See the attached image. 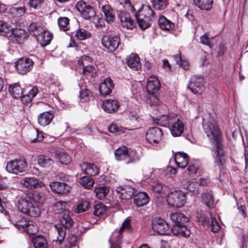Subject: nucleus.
Masks as SVG:
<instances>
[{"label": "nucleus", "mask_w": 248, "mask_h": 248, "mask_svg": "<svg viewBox=\"0 0 248 248\" xmlns=\"http://www.w3.org/2000/svg\"><path fill=\"white\" fill-rule=\"evenodd\" d=\"M202 120L203 131L215 147V162L217 165H222L225 161V156L218 127L213 117H209L208 119L204 117Z\"/></svg>", "instance_id": "1"}, {"label": "nucleus", "mask_w": 248, "mask_h": 248, "mask_svg": "<svg viewBox=\"0 0 248 248\" xmlns=\"http://www.w3.org/2000/svg\"><path fill=\"white\" fill-rule=\"evenodd\" d=\"M67 206L68 203L63 201H59L54 205V211L60 214V223L54 225L58 234L56 241L59 243H61L65 237L66 229L72 227L73 223L70 212L67 209Z\"/></svg>", "instance_id": "2"}, {"label": "nucleus", "mask_w": 248, "mask_h": 248, "mask_svg": "<svg viewBox=\"0 0 248 248\" xmlns=\"http://www.w3.org/2000/svg\"><path fill=\"white\" fill-rule=\"evenodd\" d=\"M137 23L142 30L148 28L154 17V12L149 5H143L135 14Z\"/></svg>", "instance_id": "3"}, {"label": "nucleus", "mask_w": 248, "mask_h": 248, "mask_svg": "<svg viewBox=\"0 0 248 248\" xmlns=\"http://www.w3.org/2000/svg\"><path fill=\"white\" fill-rule=\"evenodd\" d=\"M166 201L169 205L181 208L186 202V195L181 191H171L167 194Z\"/></svg>", "instance_id": "4"}, {"label": "nucleus", "mask_w": 248, "mask_h": 248, "mask_svg": "<svg viewBox=\"0 0 248 248\" xmlns=\"http://www.w3.org/2000/svg\"><path fill=\"white\" fill-rule=\"evenodd\" d=\"M27 166L28 163L25 159H16L11 160L7 163L6 170L9 173L18 174L24 172Z\"/></svg>", "instance_id": "5"}, {"label": "nucleus", "mask_w": 248, "mask_h": 248, "mask_svg": "<svg viewBox=\"0 0 248 248\" xmlns=\"http://www.w3.org/2000/svg\"><path fill=\"white\" fill-rule=\"evenodd\" d=\"M153 230L159 234H169V226L166 221L161 217H156L152 221Z\"/></svg>", "instance_id": "6"}, {"label": "nucleus", "mask_w": 248, "mask_h": 248, "mask_svg": "<svg viewBox=\"0 0 248 248\" xmlns=\"http://www.w3.org/2000/svg\"><path fill=\"white\" fill-rule=\"evenodd\" d=\"M48 151L54 155L62 164L67 165L71 162L70 156L62 148L50 146L48 148Z\"/></svg>", "instance_id": "7"}, {"label": "nucleus", "mask_w": 248, "mask_h": 248, "mask_svg": "<svg viewBox=\"0 0 248 248\" xmlns=\"http://www.w3.org/2000/svg\"><path fill=\"white\" fill-rule=\"evenodd\" d=\"M188 88L195 94H201L203 90V78L201 76H194L191 78Z\"/></svg>", "instance_id": "8"}, {"label": "nucleus", "mask_w": 248, "mask_h": 248, "mask_svg": "<svg viewBox=\"0 0 248 248\" xmlns=\"http://www.w3.org/2000/svg\"><path fill=\"white\" fill-rule=\"evenodd\" d=\"M119 41L120 39L117 36L108 35H104L101 39L103 46L110 52H113L118 48Z\"/></svg>", "instance_id": "9"}, {"label": "nucleus", "mask_w": 248, "mask_h": 248, "mask_svg": "<svg viewBox=\"0 0 248 248\" xmlns=\"http://www.w3.org/2000/svg\"><path fill=\"white\" fill-rule=\"evenodd\" d=\"M185 128L184 122L174 115L173 120L171 121L169 129L173 137L180 136Z\"/></svg>", "instance_id": "10"}, {"label": "nucleus", "mask_w": 248, "mask_h": 248, "mask_svg": "<svg viewBox=\"0 0 248 248\" xmlns=\"http://www.w3.org/2000/svg\"><path fill=\"white\" fill-rule=\"evenodd\" d=\"M162 135L163 132L160 128L154 127L149 128L147 131L146 139L150 144H157L161 140Z\"/></svg>", "instance_id": "11"}, {"label": "nucleus", "mask_w": 248, "mask_h": 248, "mask_svg": "<svg viewBox=\"0 0 248 248\" xmlns=\"http://www.w3.org/2000/svg\"><path fill=\"white\" fill-rule=\"evenodd\" d=\"M33 62L29 58H21L16 63V68L19 74H25L32 68Z\"/></svg>", "instance_id": "12"}, {"label": "nucleus", "mask_w": 248, "mask_h": 248, "mask_svg": "<svg viewBox=\"0 0 248 248\" xmlns=\"http://www.w3.org/2000/svg\"><path fill=\"white\" fill-rule=\"evenodd\" d=\"M20 184L30 189L40 188L44 186L40 180L33 177H27L22 178L20 181Z\"/></svg>", "instance_id": "13"}, {"label": "nucleus", "mask_w": 248, "mask_h": 248, "mask_svg": "<svg viewBox=\"0 0 248 248\" xmlns=\"http://www.w3.org/2000/svg\"><path fill=\"white\" fill-rule=\"evenodd\" d=\"M161 85L159 79L155 76H150L148 78L146 89L148 93L155 94L157 93L160 89Z\"/></svg>", "instance_id": "14"}, {"label": "nucleus", "mask_w": 248, "mask_h": 248, "mask_svg": "<svg viewBox=\"0 0 248 248\" xmlns=\"http://www.w3.org/2000/svg\"><path fill=\"white\" fill-rule=\"evenodd\" d=\"M10 37L11 41L15 44H22L27 37V34L23 30L21 29H12V34L9 36Z\"/></svg>", "instance_id": "15"}, {"label": "nucleus", "mask_w": 248, "mask_h": 248, "mask_svg": "<svg viewBox=\"0 0 248 248\" xmlns=\"http://www.w3.org/2000/svg\"><path fill=\"white\" fill-rule=\"evenodd\" d=\"M119 16L123 27L127 29H132L134 27V21L131 18L129 13L121 11Z\"/></svg>", "instance_id": "16"}, {"label": "nucleus", "mask_w": 248, "mask_h": 248, "mask_svg": "<svg viewBox=\"0 0 248 248\" xmlns=\"http://www.w3.org/2000/svg\"><path fill=\"white\" fill-rule=\"evenodd\" d=\"M51 189L54 193L66 194L70 190V186L65 183L55 181L49 184Z\"/></svg>", "instance_id": "17"}, {"label": "nucleus", "mask_w": 248, "mask_h": 248, "mask_svg": "<svg viewBox=\"0 0 248 248\" xmlns=\"http://www.w3.org/2000/svg\"><path fill=\"white\" fill-rule=\"evenodd\" d=\"M118 196L122 200H128L132 198L135 193V189L132 187L125 186L118 187L116 189Z\"/></svg>", "instance_id": "18"}, {"label": "nucleus", "mask_w": 248, "mask_h": 248, "mask_svg": "<svg viewBox=\"0 0 248 248\" xmlns=\"http://www.w3.org/2000/svg\"><path fill=\"white\" fill-rule=\"evenodd\" d=\"M119 107V103L115 99H107L104 100L102 104L103 109L108 113L116 112Z\"/></svg>", "instance_id": "19"}, {"label": "nucleus", "mask_w": 248, "mask_h": 248, "mask_svg": "<svg viewBox=\"0 0 248 248\" xmlns=\"http://www.w3.org/2000/svg\"><path fill=\"white\" fill-rule=\"evenodd\" d=\"M114 87L113 81L111 78H108L104 79L99 86V92L101 95L106 96L109 94Z\"/></svg>", "instance_id": "20"}, {"label": "nucleus", "mask_w": 248, "mask_h": 248, "mask_svg": "<svg viewBox=\"0 0 248 248\" xmlns=\"http://www.w3.org/2000/svg\"><path fill=\"white\" fill-rule=\"evenodd\" d=\"M32 202L30 198L26 197H21L18 198L16 202V205L18 210L22 213L25 214L28 209L31 206Z\"/></svg>", "instance_id": "21"}, {"label": "nucleus", "mask_w": 248, "mask_h": 248, "mask_svg": "<svg viewBox=\"0 0 248 248\" xmlns=\"http://www.w3.org/2000/svg\"><path fill=\"white\" fill-rule=\"evenodd\" d=\"M174 161L177 166L181 168H185L188 163V158L187 154L184 152H177L175 154Z\"/></svg>", "instance_id": "22"}, {"label": "nucleus", "mask_w": 248, "mask_h": 248, "mask_svg": "<svg viewBox=\"0 0 248 248\" xmlns=\"http://www.w3.org/2000/svg\"><path fill=\"white\" fill-rule=\"evenodd\" d=\"M170 217L175 225L179 226L185 225L188 221V218L181 213L171 212L170 214Z\"/></svg>", "instance_id": "23"}, {"label": "nucleus", "mask_w": 248, "mask_h": 248, "mask_svg": "<svg viewBox=\"0 0 248 248\" xmlns=\"http://www.w3.org/2000/svg\"><path fill=\"white\" fill-rule=\"evenodd\" d=\"M53 117V112L51 111L44 112L38 116V123L42 126H46L51 123Z\"/></svg>", "instance_id": "24"}, {"label": "nucleus", "mask_w": 248, "mask_h": 248, "mask_svg": "<svg viewBox=\"0 0 248 248\" xmlns=\"http://www.w3.org/2000/svg\"><path fill=\"white\" fill-rule=\"evenodd\" d=\"M170 232L174 235L184 237H187L190 234V231L187 229L185 225H174L171 229Z\"/></svg>", "instance_id": "25"}, {"label": "nucleus", "mask_w": 248, "mask_h": 248, "mask_svg": "<svg viewBox=\"0 0 248 248\" xmlns=\"http://www.w3.org/2000/svg\"><path fill=\"white\" fill-rule=\"evenodd\" d=\"M85 174L91 176H96L99 174V168L93 164L86 162L82 163L80 165Z\"/></svg>", "instance_id": "26"}, {"label": "nucleus", "mask_w": 248, "mask_h": 248, "mask_svg": "<svg viewBox=\"0 0 248 248\" xmlns=\"http://www.w3.org/2000/svg\"><path fill=\"white\" fill-rule=\"evenodd\" d=\"M150 201L148 194L145 192H140L134 197V202L138 206H142L147 204Z\"/></svg>", "instance_id": "27"}, {"label": "nucleus", "mask_w": 248, "mask_h": 248, "mask_svg": "<svg viewBox=\"0 0 248 248\" xmlns=\"http://www.w3.org/2000/svg\"><path fill=\"white\" fill-rule=\"evenodd\" d=\"M126 63L128 67L135 70L140 68V58L137 54H131L126 58Z\"/></svg>", "instance_id": "28"}, {"label": "nucleus", "mask_w": 248, "mask_h": 248, "mask_svg": "<svg viewBox=\"0 0 248 248\" xmlns=\"http://www.w3.org/2000/svg\"><path fill=\"white\" fill-rule=\"evenodd\" d=\"M102 11L103 12L106 21L108 23L113 22L115 19V16L114 10L109 5H105L102 7Z\"/></svg>", "instance_id": "29"}, {"label": "nucleus", "mask_w": 248, "mask_h": 248, "mask_svg": "<svg viewBox=\"0 0 248 248\" xmlns=\"http://www.w3.org/2000/svg\"><path fill=\"white\" fill-rule=\"evenodd\" d=\"M26 12V8L24 7H13L9 9L8 13L9 17L11 16L16 18L15 22H16L17 19L24 15Z\"/></svg>", "instance_id": "30"}, {"label": "nucleus", "mask_w": 248, "mask_h": 248, "mask_svg": "<svg viewBox=\"0 0 248 248\" xmlns=\"http://www.w3.org/2000/svg\"><path fill=\"white\" fill-rule=\"evenodd\" d=\"M9 92L14 98H20L24 96L22 95L24 91L18 83H15L9 86Z\"/></svg>", "instance_id": "31"}, {"label": "nucleus", "mask_w": 248, "mask_h": 248, "mask_svg": "<svg viewBox=\"0 0 248 248\" xmlns=\"http://www.w3.org/2000/svg\"><path fill=\"white\" fill-rule=\"evenodd\" d=\"M129 151L126 147L121 146L117 149L115 151V156L118 161L124 160L128 159Z\"/></svg>", "instance_id": "32"}, {"label": "nucleus", "mask_w": 248, "mask_h": 248, "mask_svg": "<svg viewBox=\"0 0 248 248\" xmlns=\"http://www.w3.org/2000/svg\"><path fill=\"white\" fill-rule=\"evenodd\" d=\"M174 115V114L169 116L162 115L156 118H155L154 122L158 125L166 126L169 124H170L171 121L173 120Z\"/></svg>", "instance_id": "33"}, {"label": "nucleus", "mask_w": 248, "mask_h": 248, "mask_svg": "<svg viewBox=\"0 0 248 248\" xmlns=\"http://www.w3.org/2000/svg\"><path fill=\"white\" fill-rule=\"evenodd\" d=\"M158 23L160 29L164 31H170L174 27V23L164 16H161L159 18Z\"/></svg>", "instance_id": "34"}, {"label": "nucleus", "mask_w": 248, "mask_h": 248, "mask_svg": "<svg viewBox=\"0 0 248 248\" xmlns=\"http://www.w3.org/2000/svg\"><path fill=\"white\" fill-rule=\"evenodd\" d=\"M11 221L18 230L25 231L30 221H27L21 217H15L12 218Z\"/></svg>", "instance_id": "35"}, {"label": "nucleus", "mask_w": 248, "mask_h": 248, "mask_svg": "<svg viewBox=\"0 0 248 248\" xmlns=\"http://www.w3.org/2000/svg\"><path fill=\"white\" fill-rule=\"evenodd\" d=\"M195 4L201 10L208 11L213 6V0H193Z\"/></svg>", "instance_id": "36"}, {"label": "nucleus", "mask_w": 248, "mask_h": 248, "mask_svg": "<svg viewBox=\"0 0 248 248\" xmlns=\"http://www.w3.org/2000/svg\"><path fill=\"white\" fill-rule=\"evenodd\" d=\"M37 163L42 167L49 168L54 163V161L47 156L41 155L37 157Z\"/></svg>", "instance_id": "37"}, {"label": "nucleus", "mask_w": 248, "mask_h": 248, "mask_svg": "<svg viewBox=\"0 0 248 248\" xmlns=\"http://www.w3.org/2000/svg\"><path fill=\"white\" fill-rule=\"evenodd\" d=\"M47 84L48 85L50 90H51L53 93H56L61 90V83L56 77L50 78L47 81Z\"/></svg>", "instance_id": "38"}, {"label": "nucleus", "mask_w": 248, "mask_h": 248, "mask_svg": "<svg viewBox=\"0 0 248 248\" xmlns=\"http://www.w3.org/2000/svg\"><path fill=\"white\" fill-rule=\"evenodd\" d=\"M34 248H47V242L45 237L37 236L32 239Z\"/></svg>", "instance_id": "39"}, {"label": "nucleus", "mask_w": 248, "mask_h": 248, "mask_svg": "<svg viewBox=\"0 0 248 248\" xmlns=\"http://www.w3.org/2000/svg\"><path fill=\"white\" fill-rule=\"evenodd\" d=\"M52 38V34L43 30V32L40 33L37 36V39L38 41L42 42L43 46H46L49 44Z\"/></svg>", "instance_id": "40"}, {"label": "nucleus", "mask_w": 248, "mask_h": 248, "mask_svg": "<svg viewBox=\"0 0 248 248\" xmlns=\"http://www.w3.org/2000/svg\"><path fill=\"white\" fill-rule=\"evenodd\" d=\"M42 25L40 22H32L29 26L28 30L30 32H32L34 35L38 36L40 33L43 32L44 29Z\"/></svg>", "instance_id": "41"}, {"label": "nucleus", "mask_w": 248, "mask_h": 248, "mask_svg": "<svg viewBox=\"0 0 248 248\" xmlns=\"http://www.w3.org/2000/svg\"><path fill=\"white\" fill-rule=\"evenodd\" d=\"M12 29L13 28L11 27L7 22L0 20V33L1 35L7 37L11 35Z\"/></svg>", "instance_id": "42"}, {"label": "nucleus", "mask_w": 248, "mask_h": 248, "mask_svg": "<svg viewBox=\"0 0 248 248\" xmlns=\"http://www.w3.org/2000/svg\"><path fill=\"white\" fill-rule=\"evenodd\" d=\"M96 197L99 200L104 199L108 194L109 189L106 186H100L94 189Z\"/></svg>", "instance_id": "43"}, {"label": "nucleus", "mask_w": 248, "mask_h": 248, "mask_svg": "<svg viewBox=\"0 0 248 248\" xmlns=\"http://www.w3.org/2000/svg\"><path fill=\"white\" fill-rule=\"evenodd\" d=\"M131 229V224L130 220L126 219L123 223L121 227L118 231H114L113 232V236L117 237V240L121 238V234L124 230L130 231Z\"/></svg>", "instance_id": "44"}, {"label": "nucleus", "mask_w": 248, "mask_h": 248, "mask_svg": "<svg viewBox=\"0 0 248 248\" xmlns=\"http://www.w3.org/2000/svg\"><path fill=\"white\" fill-rule=\"evenodd\" d=\"M80 86L81 90L79 92L80 101L82 102H86L90 101L92 98L91 92L86 88H83V86Z\"/></svg>", "instance_id": "45"}, {"label": "nucleus", "mask_w": 248, "mask_h": 248, "mask_svg": "<svg viewBox=\"0 0 248 248\" xmlns=\"http://www.w3.org/2000/svg\"><path fill=\"white\" fill-rule=\"evenodd\" d=\"M31 205L29 208L27 212H26L25 214L34 217H38L41 213L39 206L36 203L34 202H32Z\"/></svg>", "instance_id": "46"}, {"label": "nucleus", "mask_w": 248, "mask_h": 248, "mask_svg": "<svg viewBox=\"0 0 248 248\" xmlns=\"http://www.w3.org/2000/svg\"><path fill=\"white\" fill-rule=\"evenodd\" d=\"M79 183L84 188L86 189L92 188L94 183L93 180L88 176L82 177L80 179Z\"/></svg>", "instance_id": "47"}, {"label": "nucleus", "mask_w": 248, "mask_h": 248, "mask_svg": "<svg viewBox=\"0 0 248 248\" xmlns=\"http://www.w3.org/2000/svg\"><path fill=\"white\" fill-rule=\"evenodd\" d=\"M38 92V89L36 87H33L29 91L27 94L22 97V102L24 103H28L30 102L36 96Z\"/></svg>", "instance_id": "48"}, {"label": "nucleus", "mask_w": 248, "mask_h": 248, "mask_svg": "<svg viewBox=\"0 0 248 248\" xmlns=\"http://www.w3.org/2000/svg\"><path fill=\"white\" fill-rule=\"evenodd\" d=\"M153 7L157 10H165L168 5L167 0H151Z\"/></svg>", "instance_id": "49"}, {"label": "nucleus", "mask_w": 248, "mask_h": 248, "mask_svg": "<svg viewBox=\"0 0 248 248\" xmlns=\"http://www.w3.org/2000/svg\"><path fill=\"white\" fill-rule=\"evenodd\" d=\"M202 200L205 204L209 208L213 206V198L212 195L209 192H205L202 194Z\"/></svg>", "instance_id": "50"}, {"label": "nucleus", "mask_w": 248, "mask_h": 248, "mask_svg": "<svg viewBox=\"0 0 248 248\" xmlns=\"http://www.w3.org/2000/svg\"><path fill=\"white\" fill-rule=\"evenodd\" d=\"M90 203L86 200H82L75 207L74 212L80 213L87 211L89 207Z\"/></svg>", "instance_id": "51"}, {"label": "nucleus", "mask_w": 248, "mask_h": 248, "mask_svg": "<svg viewBox=\"0 0 248 248\" xmlns=\"http://www.w3.org/2000/svg\"><path fill=\"white\" fill-rule=\"evenodd\" d=\"M107 211V207L103 203L97 204L94 205L93 214L96 216L104 215Z\"/></svg>", "instance_id": "52"}, {"label": "nucleus", "mask_w": 248, "mask_h": 248, "mask_svg": "<svg viewBox=\"0 0 248 248\" xmlns=\"http://www.w3.org/2000/svg\"><path fill=\"white\" fill-rule=\"evenodd\" d=\"M80 14L85 19H89L95 16V12L93 8L89 5L86 10Z\"/></svg>", "instance_id": "53"}, {"label": "nucleus", "mask_w": 248, "mask_h": 248, "mask_svg": "<svg viewBox=\"0 0 248 248\" xmlns=\"http://www.w3.org/2000/svg\"><path fill=\"white\" fill-rule=\"evenodd\" d=\"M75 35L78 39L83 40L89 38L91 36V33L84 29H79Z\"/></svg>", "instance_id": "54"}, {"label": "nucleus", "mask_w": 248, "mask_h": 248, "mask_svg": "<svg viewBox=\"0 0 248 248\" xmlns=\"http://www.w3.org/2000/svg\"><path fill=\"white\" fill-rule=\"evenodd\" d=\"M200 168V165L198 162H191L188 166L187 170L190 173H196L198 172Z\"/></svg>", "instance_id": "55"}, {"label": "nucleus", "mask_w": 248, "mask_h": 248, "mask_svg": "<svg viewBox=\"0 0 248 248\" xmlns=\"http://www.w3.org/2000/svg\"><path fill=\"white\" fill-rule=\"evenodd\" d=\"M69 20L67 17H60L58 20V24L61 30L66 31L69 24Z\"/></svg>", "instance_id": "56"}, {"label": "nucleus", "mask_w": 248, "mask_h": 248, "mask_svg": "<svg viewBox=\"0 0 248 248\" xmlns=\"http://www.w3.org/2000/svg\"><path fill=\"white\" fill-rule=\"evenodd\" d=\"M128 159L129 160L127 162V164L139 160L140 159V156L135 150H132L129 152Z\"/></svg>", "instance_id": "57"}, {"label": "nucleus", "mask_w": 248, "mask_h": 248, "mask_svg": "<svg viewBox=\"0 0 248 248\" xmlns=\"http://www.w3.org/2000/svg\"><path fill=\"white\" fill-rule=\"evenodd\" d=\"M25 231L30 234H34L38 232V227L30 221Z\"/></svg>", "instance_id": "58"}, {"label": "nucleus", "mask_w": 248, "mask_h": 248, "mask_svg": "<svg viewBox=\"0 0 248 248\" xmlns=\"http://www.w3.org/2000/svg\"><path fill=\"white\" fill-rule=\"evenodd\" d=\"M109 131L113 133H118L124 132L125 129L121 128L115 124H111L108 128Z\"/></svg>", "instance_id": "59"}, {"label": "nucleus", "mask_w": 248, "mask_h": 248, "mask_svg": "<svg viewBox=\"0 0 248 248\" xmlns=\"http://www.w3.org/2000/svg\"><path fill=\"white\" fill-rule=\"evenodd\" d=\"M120 240V238L117 240V237H115V236H113V234L112 233L109 239V243L110 245V248H120L119 245Z\"/></svg>", "instance_id": "60"}, {"label": "nucleus", "mask_w": 248, "mask_h": 248, "mask_svg": "<svg viewBox=\"0 0 248 248\" xmlns=\"http://www.w3.org/2000/svg\"><path fill=\"white\" fill-rule=\"evenodd\" d=\"M43 1L44 0H30L29 5L31 8L37 9L41 7Z\"/></svg>", "instance_id": "61"}, {"label": "nucleus", "mask_w": 248, "mask_h": 248, "mask_svg": "<svg viewBox=\"0 0 248 248\" xmlns=\"http://www.w3.org/2000/svg\"><path fill=\"white\" fill-rule=\"evenodd\" d=\"M120 5H122L126 9L129 10L133 12L135 8L131 5L130 0H118Z\"/></svg>", "instance_id": "62"}, {"label": "nucleus", "mask_w": 248, "mask_h": 248, "mask_svg": "<svg viewBox=\"0 0 248 248\" xmlns=\"http://www.w3.org/2000/svg\"><path fill=\"white\" fill-rule=\"evenodd\" d=\"M175 61L176 63L180 65L184 69H187L188 68V64L186 62L182 60L180 56H175L174 57Z\"/></svg>", "instance_id": "63"}, {"label": "nucleus", "mask_w": 248, "mask_h": 248, "mask_svg": "<svg viewBox=\"0 0 248 248\" xmlns=\"http://www.w3.org/2000/svg\"><path fill=\"white\" fill-rule=\"evenodd\" d=\"M89 5L84 1L80 0L77 3L76 7L77 10L81 14L86 10Z\"/></svg>", "instance_id": "64"}]
</instances>
